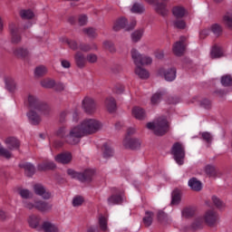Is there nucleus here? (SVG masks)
<instances>
[{"instance_id": "nucleus-1", "label": "nucleus", "mask_w": 232, "mask_h": 232, "mask_svg": "<svg viewBox=\"0 0 232 232\" xmlns=\"http://www.w3.org/2000/svg\"><path fill=\"white\" fill-rule=\"evenodd\" d=\"M102 128V122L94 118H86L79 124L72 126L69 132H66V128L61 127L57 132V137L63 139L68 144L75 145L81 142L82 137L86 135H93Z\"/></svg>"}, {"instance_id": "nucleus-2", "label": "nucleus", "mask_w": 232, "mask_h": 232, "mask_svg": "<svg viewBox=\"0 0 232 232\" xmlns=\"http://www.w3.org/2000/svg\"><path fill=\"white\" fill-rule=\"evenodd\" d=\"M47 108V105L41 102L37 97H30V122L34 126L41 122V117L39 116V111H44Z\"/></svg>"}, {"instance_id": "nucleus-3", "label": "nucleus", "mask_w": 232, "mask_h": 232, "mask_svg": "<svg viewBox=\"0 0 232 232\" xmlns=\"http://www.w3.org/2000/svg\"><path fill=\"white\" fill-rule=\"evenodd\" d=\"M148 130H153L155 135H164L168 131L169 125L165 118H159L155 122L147 123Z\"/></svg>"}, {"instance_id": "nucleus-4", "label": "nucleus", "mask_w": 232, "mask_h": 232, "mask_svg": "<svg viewBox=\"0 0 232 232\" xmlns=\"http://www.w3.org/2000/svg\"><path fill=\"white\" fill-rule=\"evenodd\" d=\"M171 155H173L177 164H179V166H182V164H184V158L186 157L184 145L180 142L174 143L171 148Z\"/></svg>"}, {"instance_id": "nucleus-5", "label": "nucleus", "mask_w": 232, "mask_h": 232, "mask_svg": "<svg viewBox=\"0 0 232 232\" xmlns=\"http://www.w3.org/2000/svg\"><path fill=\"white\" fill-rule=\"evenodd\" d=\"M67 175L71 177V179H76L81 182H84V180H90L93 175H95V171L92 169H86L84 172H77L72 169H67Z\"/></svg>"}, {"instance_id": "nucleus-6", "label": "nucleus", "mask_w": 232, "mask_h": 232, "mask_svg": "<svg viewBox=\"0 0 232 232\" xmlns=\"http://www.w3.org/2000/svg\"><path fill=\"white\" fill-rule=\"evenodd\" d=\"M136 24H137V22L133 21L130 24V25H128V20L124 17H121L115 22L113 25V30L114 32H119V30H122L123 28L124 30L129 32V30H133Z\"/></svg>"}, {"instance_id": "nucleus-7", "label": "nucleus", "mask_w": 232, "mask_h": 232, "mask_svg": "<svg viewBox=\"0 0 232 232\" xmlns=\"http://www.w3.org/2000/svg\"><path fill=\"white\" fill-rule=\"evenodd\" d=\"M82 108L89 115H92V113L97 111V103L95 102V100H93V98L85 97L82 101Z\"/></svg>"}, {"instance_id": "nucleus-8", "label": "nucleus", "mask_w": 232, "mask_h": 232, "mask_svg": "<svg viewBox=\"0 0 232 232\" xmlns=\"http://www.w3.org/2000/svg\"><path fill=\"white\" fill-rule=\"evenodd\" d=\"M30 208H35V209L42 211V213H47V211L52 209V205L44 201L36 200L35 198H31Z\"/></svg>"}, {"instance_id": "nucleus-9", "label": "nucleus", "mask_w": 232, "mask_h": 232, "mask_svg": "<svg viewBox=\"0 0 232 232\" xmlns=\"http://www.w3.org/2000/svg\"><path fill=\"white\" fill-rule=\"evenodd\" d=\"M34 191L35 195L42 197L44 200L52 198V193H50V190L46 189V188L42 184L34 185Z\"/></svg>"}, {"instance_id": "nucleus-10", "label": "nucleus", "mask_w": 232, "mask_h": 232, "mask_svg": "<svg viewBox=\"0 0 232 232\" xmlns=\"http://www.w3.org/2000/svg\"><path fill=\"white\" fill-rule=\"evenodd\" d=\"M9 31L11 34V43H13V44H18V43H21V34H19V27H17V24H15V23L9 24Z\"/></svg>"}, {"instance_id": "nucleus-11", "label": "nucleus", "mask_w": 232, "mask_h": 232, "mask_svg": "<svg viewBox=\"0 0 232 232\" xmlns=\"http://www.w3.org/2000/svg\"><path fill=\"white\" fill-rule=\"evenodd\" d=\"M160 75L164 77L165 81L171 82L175 81V79H177V69L175 67H172L168 70L160 69Z\"/></svg>"}, {"instance_id": "nucleus-12", "label": "nucleus", "mask_w": 232, "mask_h": 232, "mask_svg": "<svg viewBox=\"0 0 232 232\" xmlns=\"http://www.w3.org/2000/svg\"><path fill=\"white\" fill-rule=\"evenodd\" d=\"M123 146L127 150H137L138 148H140V140L131 139L127 136L123 140Z\"/></svg>"}, {"instance_id": "nucleus-13", "label": "nucleus", "mask_w": 232, "mask_h": 232, "mask_svg": "<svg viewBox=\"0 0 232 232\" xmlns=\"http://www.w3.org/2000/svg\"><path fill=\"white\" fill-rule=\"evenodd\" d=\"M186 40V37H181L179 42H177L173 46V52L175 55L180 56L182 53H184L186 50V44H184V41Z\"/></svg>"}, {"instance_id": "nucleus-14", "label": "nucleus", "mask_w": 232, "mask_h": 232, "mask_svg": "<svg viewBox=\"0 0 232 232\" xmlns=\"http://www.w3.org/2000/svg\"><path fill=\"white\" fill-rule=\"evenodd\" d=\"M131 115L138 121H143V119H146V111L141 107L135 106L131 110Z\"/></svg>"}, {"instance_id": "nucleus-15", "label": "nucleus", "mask_w": 232, "mask_h": 232, "mask_svg": "<svg viewBox=\"0 0 232 232\" xmlns=\"http://www.w3.org/2000/svg\"><path fill=\"white\" fill-rule=\"evenodd\" d=\"M56 162L60 164H68L72 161V153L70 152H63L54 157Z\"/></svg>"}, {"instance_id": "nucleus-16", "label": "nucleus", "mask_w": 232, "mask_h": 232, "mask_svg": "<svg viewBox=\"0 0 232 232\" xmlns=\"http://www.w3.org/2000/svg\"><path fill=\"white\" fill-rule=\"evenodd\" d=\"M5 143L7 146L8 150H19V146H21L19 140L14 137L6 138Z\"/></svg>"}, {"instance_id": "nucleus-17", "label": "nucleus", "mask_w": 232, "mask_h": 232, "mask_svg": "<svg viewBox=\"0 0 232 232\" xmlns=\"http://www.w3.org/2000/svg\"><path fill=\"white\" fill-rule=\"evenodd\" d=\"M204 218L208 226H213V224L217 222V218H218V216L214 210H208L205 213Z\"/></svg>"}, {"instance_id": "nucleus-18", "label": "nucleus", "mask_w": 232, "mask_h": 232, "mask_svg": "<svg viewBox=\"0 0 232 232\" xmlns=\"http://www.w3.org/2000/svg\"><path fill=\"white\" fill-rule=\"evenodd\" d=\"M125 198L122 193L112 195L108 198V205L109 206H115V204H122L124 202Z\"/></svg>"}, {"instance_id": "nucleus-19", "label": "nucleus", "mask_w": 232, "mask_h": 232, "mask_svg": "<svg viewBox=\"0 0 232 232\" xmlns=\"http://www.w3.org/2000/svg\"><path fill=\"white\" fill-rule=\"evenodd\" d=\"M188 184L190 189H192L193 191H200L202 189V182L197 179V178L190 179Z\"/></svg>"}, {"instance_id": "nucleus-20", "label": "nucleus", "mask_w": 232, "mask_h": 232, "mask_svg": "<svg viewBox=\"0 0 232 232\" xmlns=\"http://www.w3.org/2000/svg\"><path fill=\"white\" fill-rule=\"evenodd\" d=\"M131 59L136 66H140V61L142 60V54L139 52V50L132 48L130 50Z\"/></svg>"}, {"instance_id": "nucleus-21", "label": "nucleus", "mask_w": 232, "mask_h": 232, "mask_svg": "<svg viewBox=\"0 0 232 232\" xmlns=\"http://www.w3.org/2000/svg\"><path fill=\"white\" fill-rule=\"evenodd\" d=\"M14 55L17 57H20L21 59H26L28 57V54L30 53V51L28 50V47H18L14 51Z\"/></svg>"}, {"instance_id": "nucleus-22", "label": "nucleus", "mask_w": 232, "mask_h": 232, "mask_svg": "<svg viewBox=\"0 0 232 232\" xmlns=\"http://www.w3.org/2000/svg\"><path fill=\"white\" fill-rule=\"evenodd\" d=\"M5 87L8 92L11 93H14L17 90V83L15 82V80L12 77L5 78Z\"/></svg>"}, {"instance_id": "nucleus-23", "label": "nucleus", "mask_w": 232, "mask_h": 232, "mask_svg": "<svg viewBox=\"0 0 232 232\" xmlns=\"http://www.w3.org/2000/svg\"><path fill=\"white\" fill-rule=\"evenodd\" d=\"M105 106L110 113H113L117 110V102H115V99L111 97L106 99Z\"/></svg>"}, {"instance_id": "nucleus-24", "label": "nucleus", "mask_w": 232, "mask_h": 232, "mask_svg": "<svg viewBox=\"0 0 232 232\" xmlns=\"http://www.w3.org/2000/svg\"><path fill=\"white\" fill-rule=\"evenodd\" d=\"M40 86L45 88L46 90H52L55 87V80L52 78H44L40 82Z\"/></svg>"}, {"instance_id": "nucleus-25", "label": "nucleus", "mask_w": 232, "mask_h": 232, "mask_svg": "<svg viewBox=\"0 0 232 232\" xmlns=\"http://www.w3.org/2000/svg\"><path fill=\"white\" fill-rule=\"evenodd\" d=\"M18 193L23 200V203L25 204V206L28 208V200H30V190L27 188H20L18 190Z\"/></svg>"}, {"instance_id": "nucleus-26", "label": "nucleus", "mask_w": 232, "mask_h": 232, "mask_svg": "<svg viewBox=\"0 0 232 232\" xmlns=\"http://www.w3.org/2000/svg\"><path fill=\"white\" fill-rule=\"evenodd\" d=\"M74 59L79 68H83L84 64H86V57H84V54L81 52L76 53Z\"/></svg>"}, {"instance_id": "nucleus-27", "label": "nucleus", "mask_w": 232, "mask_h": 232, "mask_svg": "<svg viewBox=\"0 0 232 232\" xmlns=\"http://www.w3.org/2000/svg\"><path fill=\"white\" fill-rule=\"evenodd\" d=\"M135 73L140 79H148L150 77V72L140 65H136Z\"/></svg>"}, {"instance_id": "nucleus-28", "label": "nucleus", "mask_w": 232, "mask_h": 232, "mask_svg": "<svg viewBox=\"0 0 232 232\" xmlns=\"http://www.w3.org/2000/svg\"><path fill=\"white\" fill-rule=\"evenodd\" d=\"M154 10L157 14H160V15H167L168 14V7H166L165 3H158L154 5Z\"/></svg>"}, {"instance_id": "nucleus-29", "label": "nucleus", "mask_w": 232, "mask_h": 232, "mask_svg": "<svg viewBox=\"0 0 232 232\" xmlns=\"http://www.w3.org/2000/svg\"><path fill=\"white\" fill-rule=\"evenodd\" d=\"M34 77L36 79H39V77H44V75H46L48 73V68L44 65H40L34 69Z\"/></svg>"}, {"instance_id": "nucleus-30", "label": "nucleus", "mask_w": 232, "mask_h": 232, "mask_svg": "<svg viewBox=\"0 0 232 232\" xmlns=\"http://www.w3.org/2000/svg\"><path fill=\"white\" fill-rule=\"evenodd\" d=\"M210 55L212 59H218L224 55V50L220 46H214L211 49Z\"/></svg>"}, {"instance_id": "nucleus-31", "label": "nucleus", "mask_w": 232, "mask_h": 232, "mask_svg": "<svg viewBox=\"0 0 232 232\" xmlns=\"http://www.w3.org/2000/svg\"><path fill=\"white\" fill-rule=\"evenodd\" d=\"M43 229L45 232H59V227H57L55 224L49 221L44 222Z\"/></svg>"}, {"instance_id": "nucleus-32", "label": "nucleus", "mask_w": 232, "mask_h": 232, "mask_svg": "<svg viewBox=\"0 0 232 232\" xmlns=\"http://www.w3.org/2000/svg\"><path fill=\"white\" fill-rule=\"evenodd\" d=\"M172 14L177 19H180L186 15V9L183 6H176L172 9Z\"/></svg>"}, {"instance_id": "nucleus-33", "label": "nucleus", "mask_w": 232, "mask_h": 232, "mask_svg": "<svg viewBox=\"0 0 232 232\" xmlns=\"http://www.w3.org/2000/svg\"><path fill=\"white\" fill-rule=\"evenodd\" d=\"M56 165L55 163H53V161H46L44 163H41L38 166V169H40L41 171H46L48 169H55Z\"/></svg>"}, {"instance_id": "nucleus-34", "label": "nucleus", "mask_w": 232, "mask_h": 232, "mask_svg": "<svg viewBox=\"0 0 232 232\" xmlns=\"http://www.w3.org/2000/svg\"><path fill=\"white\" fill-rule=\"evenodd\" d=\"M143 224L147 227H150V226H151V224H153V212L147 211L145 213V217L143 218Z\"/></svg>"}, {"instance_id": "nucleus-35", "label": "nucleus", "mask_w": 232, "mask_h": 232, "mask_svg": "<svg viewBox=\"0 0 232 232\" xmlns=\"http://www.w3.org/2000/svg\"><path fill=\"white\" fill-rule=\"evenodd\" d=\"M180 198H181L180 190H179V189L173 190L172 199H171L172 206H177L178 204H179L180 203Z\"/></svg>"}, {"instance_id": "nucleus-36", "label": "nucleus", "mask_w": 232, "mask_h": 232, "mask_svg": "<svg viewBox=\"0 0 232 232\" xmlns=\"http://www.w3.org/2000/svg\"><path fill=\"white\" fill-rule=\"evenodd\" d=\"M60 41L62 43H66V44H68V46L72 49V50H77L79 48V46H77V42L72 41L68 39L67 37H61Z\"/></svg>"}, {"instance_id": "nucleus-37", "label": "nucleus", "mask_w": 232, "mask_h": 232, "mask_svg": "<svg viewBox=\"0 0 232 232\" xmlns=\"http://www.w3.org/2000/svg\"><path fill=\"white\" fill-rule=\"evenodd\" d=\"M142 35H144L143 30L134 31L130 35L131 41H133V43H139V41H140V39H142Z\"/></svg>"}, {"instance_id": "nucleus-38", "label": "nucleus", "mask_w": 232, "mask_h": 232, "mask_svg": "<svg viewBox=\"0 0 232 232\" xmlns=\"http://www.w3.org/2000/svg\"><path fill=\"white\" fill-rule=\"evenodd\" d=\"M103 157L104 159H110V157H113V149L108 143L103 145Z\"/></svg>"}, {"instance_id": "nucleus-39", "label": "nucleus", "mask_w": 232, "mask_h": 232, "mask_svg": "<svg viewBox=\"0 0 232 232\" xmlns=\"http://www.w3.org/2000/svg\"><path fill=\"white\" fill-rule=\"evenodd\" d=\"M212 202L218 209H223V208H226V204L224 201H222L217 196H212Z\"/></svg>"}, {"instance_id": "nucleus-40", "label": "nucleus", "mask_w": 232, "mask_h": 232, "mask_svg": "<svg viewBox=\"0 0 232 232\" xmlns=\"http://www.w3.org/2000/svg\"><path fill=\"white\" fill-rule=\"evenodd\" d=\"M130 12H132V14H143L144 5H142V4L136 3L132 5Z\"/></svg>"}, {"instance_id": "nucleus-41", "label": "nucleus", "mask_w": 232, "mask_h": 232, "mask_svg": "<svg viewBox=\"0 0 232 232\" xmlns=\"http://www.w3.org/2000/svg\"><path fill=\"white\" fill-rule=\"evenodd\" d=\"M79 50H82V52H90L91 50H97V45L95 44H82L79 45Z\"/></svg>"}, {"instance_id": "nucleus-42", "label": "nucleus", "mask_w": 232, "mask_h": 232, "mask_svg": "<svg viewBox=\"0 0 232 232\" xmlns=\"http://www.w3.org/2000/svg\"><path fill=\"white\" fill-rule=\"evenodd\" d=\"M205 173L208 177H215L217 175V169H215V166H213V165H207L205 167Z\"/></svg>"}, {"instance_id": "nucleus-43", "label": "nucleus", "mask_w": 232, "mask_h": 232, "mask_svg": "<svg viewBox=\"0 0 232 232\" xmlns=\"http://www.w3.org/2000/svg\"><path fill=\"white\" fill-rule=\"evenodd\" d=\"M99 226L102 231H106V229H108V218L104 216H100Z\"/></svg>"}, {"instance_id": "nucleus-44", "label": "nucleus", "mask_w": 232, "mask_h": 232, "mask_svg": "<svg viewBox=\"0 0 232 232\" xmlns=\"http://www.w3.org/2000/svg\"><path fill=\"white\" fill-rule=\"evenodd\" d=\"M223 21L225 23V24L230 29L232 30V13H227L224 15Z\"/></svg>"}, {"instance_id": "nucleus-45", "label": "nucleus", "mask_w": 232, "mask_h": 232, "mask_svg": "<svg viewBox=\"0 0 232 232\" xmlns=\"http://www.w3.org/2000/svg\"><path fill=\"white\" fill-rule=\"evenodd\" d=\"M84 202V198L82 196H76L72 198V206L73 208H79L80 206H82Z\"/></svg>"}, {"instance_id": "nucleus-46", "label": "nucleus", "mask_w": 232, "mask_h": 232, "mask_svg": "<svg viewBox=\"0 0 232 232\" xmlns=\"http://www.w3.org/2000/svg\"><path fill=\"white\" fill-rule=\"evenodd\" d=\"M162 99V92L159 91L151 97V104H159Z\"/></svg>"}, {"instance_id": "nucleus-47", "label": "nucleus", "mask_w": 232, "mask_h": 232, "mask_svg": "<svg viewBox=\"0 0 232 232\" xmlns=\"http://www.w3.org/2000/svg\"><path fill=\"white\" fill-rule=\"evenodd\" d=\"M0 157H4L5 159H12V152L0 145Z\"/></svg>"}, {"instance_id": "nucleus-48", "label": "nucleus", "mask_w": 232, "mask_h": 232, "mask_svg": "<svg viewBox=\"0 0 232 232\" xmlns=\"http://www.w3.org/2000/svg\"><path fill=\"white\" fill-rule=\"evenodd\" d=\"M221 84L223 86H231L232 84V77L231 75H224L221 77Z\"/></svg>"}, {"instance_id": "nucleus-49", "label": "nucleus", "mask_w": 232, "mask_h": 232, "mask_svg": "<svg viewBox=\"0 0 232 232\" xmlns=\"http://www.w3.org/2000/svg\"><path fill=\"white\" fill-rule=\"evenodd\" d=\"M20 17L24 21H28V23H29L30 22V9H22L20 11Z\"/></svg>"}, {"instance_id": "nucleus-50", "label": "nucleus", "mask_w": 232, "mask_h": 232, "mask_svg": "<svg viewBox=\"0 0 232 232\" xmlns=\"http://www.w3.org/2000/svg\"><path fill=\"white\" fill-rule=\"evenodd\" d=\"M181 215L185 217V218H189V217L195 215V210L193 208H185L182 210Z\"/></svg>"}, {"instance_id": "nucleus-51", "label": "nucleus", "mask_w": 232, "mask_h": 232, "mask_svg": "<svg viewBox=\"0 0 232 232\" xmlns=\"http://www.w3.org/2000/svg\"><path fill=\"white\" fill-rule=\"evenodd\" d=\"M211 32L214 35H220L222 34V27L218 24H212Z\"/></svg>"}, {"instance_id": "nucleus-52", "label": "nucleus", "mask_w": 232, "mask_h": 232, "mask_svg": "<svg viewBox=\"0 0 232 232\" xmlns=\"http://www.w3.org/2000/svg\"><path fill=\"white\" fill-rule=\"evenodd\" d=\"M83 32L84 34H86V35H88V37H97V32L95 31L94 28H92V27L85 28Z\"/></svg>"}, {"instance_id": "nucleus-53", "label": "nucleus", "mask_w": 232, "mask_h": 232, "mask_svg": "<svg viewBox=\"0 0 232 232\" xmlns=\"http://www.w3.org/2000/svg\"><path fill=\"white\" fill-rule=\"evenodd\" d=\"M37 11H30V24H35L37 23Z\"/></svg>"}, {"instance_id": "nucleus-54", "label": "nucleus", "mask_w": 232, "mask_h": 232, "mask_svg": "<svg viewBox=\"0 0 232 232\" xmlns=\"http://www.w3.org/2000/svg\"><path fill=\"white\" fill-rule=\"evenodd\" d=\"M40 220H41V218H39V217L31 216L30 227H37L39 226Z\"/></svg>"}, {"instance_id": "nucleus-55", "label": "nucleus", "mask_w": 232, "mask_h": 232, "mask_svg": "<svg viewBox=\"0 0 232 232\" xmlns=\"http://www.w3.org/2000/svg\"><path fill=\"white\" fill-rule=\"evenodd\" d=\"M19 168L24 170L26 177H30V163H21Z\"/></svg>"}, {"instance_id": "nucleus-56", "label": "nucleus", "mask_w": 232, "mask_h": 232, "mask_svg": "<svg viewBox=\"0 0 232 232\" xmlns=\"http://www.w3.org/2000/svg\"><path fill=\"white\" fill-rule=\"evenodd\" d=\"M153 60L150 56H142L141 61H140V66H144L145 64H151Z\"/></svg>"}, {"instance_id": "nucleus-57", "label": "nucleus", "mask_w": 232, "mask_h": 232, "mask_svg": "<svg viewBox=\"0 0 232 232\" xmlns=\"http://www.w3.org/2000/svg\"><path fill=\"white\" fill-rule=\"evenodd\" d=\"M97 54L95 53H89L87 56H86V61L87 63H97Z\"/></svg>"}, {"instance_id": "nucleus-58", "label": "nucleus", "mask_w": 232, "mask_h": 232, "mask_svg": "<svg viewBox=\"0 0 232 232\" xmlns=\"http://www.w3.org/2000/svg\"><path fill=\"white\" fill-rule=\"evenodd\" d=\"M201 137L206 142H211L213 140V136L209 132H202Z\"/></svg>"}, {"instance_id": "nucleus-59", "label": "nucleus", "mask_w": 232, "mask_h": 232, "mask_svg": "<svg viewBox=\"0 0 232 232\" xmlns=\"http://www.w3.org/2000/svg\"><path fill=\"white\" fill-rule=\"evenodd\" d=\"M174 25L176 26V28H179L180 30H184V28H186V22L179 20V21H176L174 23Z\"/></svg>"}, {"instance_id": "nucleus-60", "label": "nucleus", "mask_w": 232, "mask_h": 232, "mask_svg": "<svg viewBox=\"0 0 232 232\" xmlns=\"http://www.w3.org/2000/svg\"><path fill=\"white\" fill-rule=\"evenodd\" d=\"M86 23H88V16L86 14L80 15L79 24H81V26H84V24H86Z\"/></svg>"}, {"instance_id": "nucleus-61", "label": "nucleus", "mask_w": 232, "mask_h": 232, "mask_svg": "<svg viewBox=\"0 0 232 232\" xmlns=\"http://www.w3.org/2000/svg\"><path fill=\"white\" fill-rule=\"evenodd\" d=\"M103 45L107 50H110V52H115V47H113V44L111 42L105 41L103 42Z\"/></svg>"}, {"instance_id": "nucleus-62", "label": "nucleus", "mask_w": 232, "mask_h": 232, "mask_svg": "<svg viewBox=\"0 0 232 232\" xmlns=\"http://www.w3.org/2000/svg\"><path fill=\"white\" fill-rule=\"evenodd\" d=\"M166 218H168V216L166 215V213H164V211L162 210H160L158 212V219L160 220V222H164Z\"/></svg>"}, {"instance_id": "nucleus-63", "label": "nucleus", "mask_w": 232, "mask_h": 232, "mask_svg": "<svg viewBox=\"0 0 232 232\" xmlns=\"http://www.w3.org/2000/svg\"><path fill=\"white\" fill-rule=\"evenodd\" d=\"M202 226V218L197 219L192 225L191 228L192 229H198Z\"/></svg>"}, {"instance_id": "nucleus-64", "label": "nucleus", "mask_w": 232, "mask_h": 232, "mask_svg": "<svg viewBox=\"0 0 232 232\" xmlns=\"http://www.w3.org/2000/svg\"><path fill=\"white\" fill-rule=\"evenodd\" d=\"M53 88L56 92H63V90H64V83H62V82L55 83Z\"/></svg>"}]
</instances>
